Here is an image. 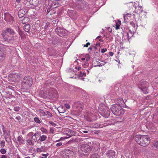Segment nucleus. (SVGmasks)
<instances>
[{"mask_svg": "<svg viewBox=\"0 0 158 158\" xmlns=\"http://www.w3.org/2000/svg\"><path fill=\"white\" fill-rule=\"evenodd\" d=\"M135 140L138 144L143 147L148 145L150 142V137L146 135H136L135 137Z\"/></svg>", "mask_w": 158, "mask_h": 158, "instance_id": "nucleus-1", "label": "nucleus"}, {"mask_svg": "<svg viewBox=\"0 0 158 158\" xmlns=\"http://www.w3.org/2000/svg\"><path fill=\"white\" fill-rule=\"evenodd\" d=\"M80 143L82 144L78 149L79 154L82 156L85 155V153H88L89 152L91 148L87 144V142H85V139H83L80 142Z\"/></svg>", "mask_w": 158, "mask_h": 158, "instance_id": "nucleus-2", "label": "nucleus"}, {"mask_svg": "<svg viewBox=\"0 0 158 158\" xmlns=\"http://www.w3.org/2000/svg\"><path fill=\"white\" fill-rule=\"evenodd\" d=\"M112 112L115 115L120 116L124 114L125 111L118 104H114L112 105L110 107Z\"/></svg>", "mask_w": 158, "mask_h": 158, "instance_id": "nucleus-3", "label": "nucleus"}, {"mask_svg": "<svg viewBox=\"0 0 158 158\" xmlns=\"http://www.w3.org/2000/svg\"><path fill=\"white\" fill-rule=\"evenodd\" d=\"M32 83V77L29 76H27L23 78L22 82V85L23 88L27 89L31 86Z\"/></svg>", "mask_w": 158, "mask_h": 158, "instance_id": "nucleus-4", "label": "nucleus"}, {"mask_svg": "<svg viewBox=\"0 0 158 158\" xmlns=\"http://www.w3.org/2000/svg\"><path fill=\"white\" fill-rule=\"evenodd\" d=\"M98 111L100 114L105 118H108L110 115V109L106 106L103 105L102 107H100Z\"/></svg>", "mask_w": 158, "mask_h": 158, "instance_id": "nucleus-5", "label": "nucleus"}, {"mask_svg": "<svg viewBox=\"0 0 158 158\" xmlns=\"http://www.w3.org/2000/svg\"><path fill=\"white\" fill-rule=\"evenodd\" d=\"M15 32L14 30L10 27L7 28L2 32L1 35L4 40H8L10 38V36L7 33L9 34L10 35H15Z\"/></svg>", "mask_w": 158, "mask_h": 158, "instance_id": "nucleus-6", "label": "nucleus"}, {"mask_svg": "<svg viewBox=\"0 0 158 158\" xmlns=\"http://www.w3.org/2000/svg\"><path fill=\"white\" fill-rule=\"evenodd\" d=\"M148 86V82L143 80H141L140 81L138 85L139 88L145 94L148 93L147 88Z\"/></svg>", "mask_w": 158, "mask_h": 158, "instance_id": "nucleus-7", "label": "nucleus"}, {"mask_svg": "<svg viewBox=\"0 0 158 158\" xmlns=\"http://www.w3.org/2000/svg\"><path fill=\"white\" fill-rule=\"evenodd\" d=\"M55 32L59 36L64 37L67 35V32L65 30L62 28L57 27L55 29Z\"/></svg>", "mask_w": 158, "mask_h": 158, "instance_id": "nucleus-8", "label": "nucleus"}, {"mask_svg": "<svg viewBox=\"0 0 158 158\" xmlns=\"http://www.w3.org/2000/svg\"><path fill=\"white\" fill-rule=\"evenodd\" d=\"M10 79L14 81H18L21 79V75L18 73H12L9 76Z\"/></svg>", "mask_w": 158, "mask_h": 158, "instance_id": "nucleus-9", "label": "nucleus"}, {"mask_svg": "<svg viewBox=\"0 0 158 158\" xmlns=\"http://www.w3.org/2000/svg\"><path fill=\"white\" fill-rule=\"evenodd\" d=\"M76 7L79 9H87L88 6V4L83 1H78L76 3Z\"/></svg>", "mask_w": 158, "mask_h": 158, "instance_id": "nucleus-10", "label": "nucleus"}, {"mask_svg": "<svg viewBox=\"0 0 158 158\" xmlns=\"http://www.w3.org/2000/svg\"><path fill=\"white\" fill-rule=\"evenodd\" d=\"M63 154L65 158H73L74 155V152L69 149H66L64 150Z\"/></svg>", "mask_w": 158, "mask_h": 158, "instance_id": "nucleus-11", "label": "nucleus"}, {"mask_svg": "<svg viewBox=\"0 0 158 158\" xmlns=\"http://www.w3.org/2000/svg\"><path fill=\"white\" fill-rule=\"evenodd\" d=\"M6 54V51L4 47L0 46V62L5 59Z\"/></svg>", "mask_w": 158, "mask_h": 158, "instance_id": "nucleus-12", "label": "nucleus"}, {"mask_svg": "<svg viewBox=\"0 0 158 158\" xmlns=\"http://www.w3.org/2000/svg\"><path fill=\"white\" fill-rule=\"evenodd\" d=\"M73 107L76 110L81 111L82 110L83 108V103L79 102H75L73 104Z\"/></svg>", "mask_w": 158, "mask_h": 158, "instance_id": "nucleus-13", "label": "nucleus"}, {"mask_svg": "<svg viewBox=\"0 0 158 158\" xmlns=\"http://www.w3.org/2000/svg\"><path fill=\"white\" fill-rule=\"evenodd\" d=\"M4 19L6 22L10 24H11L14 22L13 17L8 13L5 14Z\"/></svg>", "mask_w": 158, "mask_h": 158, "instance_id": "nucleus-14", "label": "nucleus"}, {"mask_svg": "<svg viewBox=\"0 0 158 158\" xmlns=\"http://www.w3.org/2000/svg\"><path fill=\"white\" fill-rule=\"evenodd\" d=\"M69 16L73 20H75L77 19V15L75 11L69 10L67 12Z\"/></svg>", "mask_w": 158, "mask_h": 158, "instance_id": "nucleus-15", "label": "nucleus"}, {"mask_svg": "<svg viewBox=\"0 0 158 158\" xmlns=\"http://www.w3.org/2000/svg\"><path fill=\"white\" fill-rule=\"evenodd\" d=\"M39 0H30L29 1V2H26L25 6H26V4H29L30 5H32L34 6H36L39 4ZM28 6V5H27V6H25V7H27V6Z\"/></svg>", "mask_w": 158, "mask_h": 158, "instance_id": "nucleus-16", "label": "nucleus"}, {"mask_svg": "<svg viewBox=\"0 0 158 158\" xmlns=\"http://www.w3.org/2000/svg\"><path fill=\"white\" fill-rule=\"evenodd\" d=\"M51 24L49 22L46 20H44L43 21L41 25V27L42 29L48 30Z\"/></svg>", "mask_w": 158, "mask_h": 158, "instance_id": "nucleus-17", "label": "nucleus"}, {"mask_svg": "<svg viewBox=\"0 0 158 158\" xmlns=\"http://www.w3.org/2000/svg\"><path fill=\"white\" fill-rule=\"evenodd\" d=\"M28 11V10L27 9H20L18 12V15L19 17L22 18Z\"/></svg>", "mask_w": 158, "mask_h": 158, "instance_id": "nucleus-18", "label": "nucleus"}, {"mask_svg": "<svg viewBox=\"0 0 158 158\" xmlns=\"http://www.w3.org/2000/svg\"><path fill=\"white\" fill-rule=\"evenodd\" d=\"M106 155L109 158H113L115 156V152L114 150H110L106 152Z\"/></svg>", "mask_w": 158, "mask_h": 158, "instance_id": "nucleus-19", "label": "nucleus"}, {"mask_svg": "<svg viewBox=\"0 0 158 158\" xmlns=\"http://www.w3.org/2000/svg\"><path fill=\"white\" fill-rule=\"evenodd\" d=\"M152 148L156 151L158 150V142L154 141L152 142L151 144Z\"/></svg>", "mask_w": 158, "mask_h": 158, "instance_id": "nucleus-20", "label": "nucleus"}, {"mask_svg": "<svg viewBox=\"0 0 158 158\" xmlns=\"http://www.w3.org/2000/svg\"><path fill=\"white\" fill-rule=\"evenodd\" d=\"M17 143L19 145H22L24 143V140L23 139L21 135L19 136L17 138Z\"/></svg>", "mask_w": 158, "mask_h": 158, "instance_id": "nucleus-21", "label": "nucleus"}, {"mask_svg": "<svg viewBox=\"0 0 158 158\" xmlns=\"http://www.w3.org/2000/svg\"><path fill=\"white\" fill-rule=\"evenodd\" d=\"M32 28L33 29L35 32L37 31H39L41 29L40 26H38L37 25H35V24L32 25Z\"/></svg>", "mask_w": 158, "mask_h": 158, "instance_id": "nucleus-22", "label": "nucleus"}, {"mask_svg": "<svg viewBox=\"0 0 158 158\" xmlns=\"http://www.w3.org/2000/svg\"><path fill=\"white\" fill-rule=\"evenodd\" d=\"M39 136L40 135L38 133H35L32 137V139L35 141H38L39 140Z\"/></svg>", "mask_w": 158, "mask_h": 158, "instance_id": "nucleus-23", "label": "nucleus"}, {"mask_svg": "<svg viewBox=\"0 0 158 158\" xmlns=\"http://www.w3.org/2000/svg\"><path fill=\"white\" fill-rule=\"evenodd\" d=\"M24 30L26 32H30V25L28 24L25 25L23 27Z\"/></svg>", "mask_w": 158, "mask_h": 158, "instance_id": "nucleus-24", "label": "nucleus"}, {"mask_svg": "<svg viewBox=\"0 0 158 158\" xmlns=\"http://www.w3.org/2000/svg\"><path fill=\"white\" fill-rule=\"evenodd\" d=\"M59 4L58 1H55L52 2V4L51 6V7H52V8H55L58 7L59 6Z\"/></svg>", "mask_w": 158, "mask_h": 158, "instance_id": "nucleus-25", "label": "nucleus"}, {"mask_svg": "<svg viewBox=\"0 0 158 158\" xmlns=\"http://www.w3.org/2000/svg\"><path fill=\"white\" fill-rule=\"evenodd\" d=\"M57 109L59 113H63L66 111L64 107L63 106H60L58 107Z\"/></svg>", "mask_w": 158, "mask_h": 158, "instance_id": "nucleus-26", "label": "nucleus"}, {"mask_svg": "<svg viewBox=\"0 0 158 158\" xmlns=\"http://www.w3.org/2000/svg\"><path fill=\"white\" fill-rule=\"evenodd\" d=\"M117 102L118 103V104L120 106H123L125 104L122 98H119L117 100Z\"/></svg>", "mask_w": 158, "mask_h": 158, "instance_id": "nucleus-27", "label": "nucleus"}, {"mask_svg": "<svg viewBox=\"0 0 158 158\" xmlns=\"http://www.w3.org/2000/svg\"><path fill=\"white\" fill-rule=\"evenodd\" d=\"M14 35H10V38L8 40H16L18 39V36H17L15 32Z\"/></svg>", "mask_w": 158, "mask_h": 158, "instance_id": "nucleus-28", "label": "nucleus"}, {"mask_svg": "<svg viewBox=\"0 0 158 158\" xmlns=\"http://www.w3.org/2000/svg\"><path fill=\"white\" fill-rule=\"evenodd\" d=\"M134 151L135 154L136 155L139 154L141 152V149L138 148H136Z\"/></svg>", "mask_w": 158, "mask_h": 158, "instance_id": "nucleus-29", "label": "nucleus"}, {"mask_svg": "<svg viewBox=\"0 0 158 158\" xmlns=\"http://www.w3.org/2000/svg\"><path fill=\"white\" fill-rule=\"evenodd\" d=\"M29 20V19L27 17H25L21 20L23 24H25L27 23Z\"/></svg>", "mask_w": 158, "mask_h": 158, "instance_id": "nucleus-30", "label": "nucleus"}, {"mask_svg": "<svg viewBox=\"0 0 158 158\" xmlns=\"http://www.w3.org/2000/svg\"><path fill=\"white\" fill-rule=\"evenodd\" d=\"M38 112L43 116H44L46 115L47 110H44L42 109H40L39 110Z\"/></svg>", "mask_w": 158, "mask_h": 158, "instance_id": "nucleus-31", "label": "nucleus"}, {"mask_svg": "<svg viewBox=\"0 0 158 158\" xmlns=\"http://www.w3.org/2000/svg\"><path fill=\"white\" fill-rule=\"evenodd\" d=\"M68 130L69 131L68 133H66L67 135L69 136V137H70L73 135L74 134V132L73 131H72L69 129H68Z\"/></svg>", "mask_w": 158, "mask_h": 158, "instance_id": "nucleus-32", "label": "nucleus"}, {"mask_svg": "<svg viewBox=\"0 0 158 158\" xmlns=\"http://www.w3.org/2000/svg\"><path fill=\"white\" fill-rule=\"evenodd\" d=\"M47 138L46 136L45 135H42L39 138V140L40 142H43L45 141Z\"/></svg>", "mask_w": 158, "mask_h": 158, "instance_id": "nucleus-33", "label": "nucleus"}, {"mask_svg": "<svg viewBox=\"0 0 158 158\" xmlns=\"http://www.w3.org/2000/svg\"><path fill=\"white\" fill-rule=\"evenodd\" d=\"M19 35L21 37L22 39H26L25 36L23 34L22 32L19 28Z\"/></svg>", "mask_w": 158, "mask_h": 158, "instance_id": "nucleus-34", "label": "nucleus"}, {"mask_svg": "<svg viewBox=\"0 0 158 158\" xmlns=\"http://www.w3.org/2000/svg\"><path fill=\"white\" fill-rule=\"evenodd\" d=\"M154 122L158 124V115H154L153 117Z\"/></svg>", "mask_w": 158, "mask_h": 158, "instance_id": "nucleus-35", "label": "nucleus"}, {"mask_svg": "<svg viewBox=\"0 0 158 158\" xmlns=\"http://www.w3.org/2000/svg\"><path fill=\"white\" fill-rule=\"evenodd\" d=\"M26 142L27 145H33L34 144V143L32 142V140L31 139H27L26 140Z\"/></svg>", "mask_w": 158, "mask_h": 158, "instance_id": "nucleus-36", "label": "nucleus"}, {"mask_svg": "<svg viewBox=\"0 0 158 158\" xmlns=\"http://www.w3.org/2000/svg\"><path fill=\"white\" fill-rule=\"evenodd\" d=\"M90 158H99V157L98 154L94 153L91 155Z\"/></svg>", "mask_w": 158, "mask_h": 158, "instance_id": "nucleus-37", "label": "nucleus"}, {"mask_svg": "<svg viewBox=\"0 0 158 158\" xmlns=\"http://www.w3.org/2000/svg\"><path fill=\"white\" fill-rule=\"evenodd\" d=\"M44 147H41L40 148H37L36 149V151L38 152H39L44 151Z\"/></svg>", "mask_w": 158, "mask_h": 158, "instance_id": "nucleus-38", "label": "nucleus"}, {"mask_svg": "<svg viewBox=\"0 0 158 158\" xmlns=\"http://www.w3.org/2000/svg\"><path fill=\"white\" fill-rule=\"evenodd\" d=\"M46 115L48 117L50 118L52 117V113L48 111H47Z\"/></svg>", "mask_w": 158, "mask_h": 158, "instance_id": "nucleus-39", "label": "nucleus"}, {"mask_svg": "<svg viewBox=\"0 0 158 158\" xmlns=\"http://www.w3.org/2000/svg\"><path fill=\"white\" fill-rule=\"evenodd\" d=\"M0 152L1 154L4 155L6 153V151L5 149L2 148L0 150Z\"/></svg>", "mask_w": 158, "mask_h": 158, "instance_id": "nucleus-40", "label": "nucleus"}, {"mask_svg": "<svg viewBox=\"0 0 158 158\" xmlns=\"http://www.w3.org/2000/svg\"><path fill=\"white\" fill-rule=\"evenodd\" d=\"M40 130L44 133L47 134L48 133L47 130L44 128L41 127L40 128Z\"/></svg>", "mask_w": 158, "mask_h": 158, "instance_id": "nucleus-41", "label": "nucleus"}, {"mask_svg": "<svg viewBox=\"0 0 158 158\" xmlns=\"http://www.w3.org/2000/svg\"><path fill=\"white\" fill-rule=\"evenodd\" d=\"M121 24V21H118V22L116 24V29H118L119 28L120 25Z\"/></svg>", "mask_w": 158, "mask_h": 158, "instance_id": "nucleus-42", "label": "nucleus"}, {"mask_svg": "<svg viewBox=\"0 0 158 158\" xmlns=\"http://www.w3.org/2000/svg\"><path fill=\"white\" fill-rule=\"evenodd\" d=\"M34 121L36 123H40L41 121L39 118L37 117H35L34 118Z\"/></svg>", "mask_w": 158, "mask_h": 158, "instance_id": "nucleus-43", "label": "nucleus"}, {"mask_svg": "<svg viewBox=\"0 0 158 158\" xmlns=\"http://www.w3.org/2000/svg\"><path fill=\"white\" fill-rule=\"evenodd\" d=\"M5 145V142L4 140H2L0 143L1 147L2 148H3Z\"/></svg>", "mask_w": 158, "mask_h": 158, "instance_id": "nucleus-44", "label": "nucleus"}, {"mask_svg": "<svg viewBox=\"0 0 158 158\" xmlns=\"http://www.w3.org/2000/svg\"><path fill=\"white\" fill-rule=\"evenodd\" d=\"M48 155V153H47L46 154H42V156L40 157V158H46Z\"/></svg>", "mask_w": 158, "mask_h": 158, "instance_id": "nucleus-45", "label": "nucleus"}, {"mask_svg": "<svg viewBox=\"0 0 158 158\" xmlns=\"http://www.w3.org/2000/svg\"><path fill=\"white\" fill-rule=\"evenodd\" d=\"M49 123L52 126H54L56 127V124L54 123V122L51 121H49Z\"/></svg>", "mask_w": 158, "mask_h": 158, "instance_id": "nucleus-46", "label": "nucleus"}, {"mask_svg": "<svg viewBox=\"0 0 158 158\" xmlns=\"http://www.w3.org/2000/svg\"><path fill=\"white\" fill-rule=\"evenodd\" d=\"M100 43H97L96 44H95V46L94 47V49H96L97 48V47H100Z\"/></svg>", "mask_w": 158, "mask_h": 158, "instance_id": "nucleus-47", "label": "nucleus"}, {"mask_svg": "<svg viewBox=\"0 0 158 158\" xmlns=\"http://www.w3.org/2000/svg\"><path fill=\"white\" fill-rule=\"evenodd\" d=\"M20 110V107L19 106H15L14 108V110L15 111H19Z\"/></svg>", "mask_w": 158, "mask_h": 158, "instance_id": "nucleus-48", "label": "nucleus"}, {"mask_svg": "<svg viewBox=\"0 0 158 158\" xmlns=\"http://www.w3.org/2000/svg\"><path fill=\"white\" fill-rule=\"evenodd\" d=\"M130 24H131L134 28L135 27V24L133 21H131L130 22Z\"/></svg>", "mask_w": 158, "mask_h": 158, "instance_id": "nucleus-49", "label": "nucleus"}, {"mask_svg": "<svg viewBox=\"0 0 158 158\" xmlns=\"http://www.w3.org/2000/svg\"><path fill=\"white\" fill-rule=\"evenodd\" d=\"M66 138H64L63 137H61L59 139L56 140L55 141V142H57L61 140H63L64 139H65Z\"/></svg>", "mask_w": 158, "mask_h": 158, "instance_id": "nucleus-50", "label": "nucleus"}, {"mask_svg": "<svg viewBox=\"0 0 158 158\" xmlns=\"http://www.w3.org/2000/svg\"><path fill=\"white\" fill-rule=\"evenodd\" d=\"M108 38L107 40H112L113 39V38L111 36L107 35L106 36V38Z\"/></svg>", "mask_w": 158, "mask_h": 158, "instance_id": "nucleus-51", "label": "nucleus"}, {"mask_svg": "<svg viewBox=\"0 0 158 158\" xmlns=\"http://www.w3.org/2000/svg\"><path fill=\"white\" fill-rule=\"evenodd\" d=\"M40 22L39 20H37L35 23L34 24L35 25H37L38 26H40Z\"/></svg>", "mask_w": 158, "mask_h": 158, "instance_id": "nucleus-52", "label": "nucleus"}, {"mask_svg": "<svg viewBox=\"0 0 158 158\" xmlns=\"http://www.w3.org/2000/svg\"><path fill=\"white\" fill-rule=\"evenodd\" d=\"M65 107L68 109H69L70 108V106L67 104H64Z\"/></svg>", "mask_w": 158, "mask_h": 158, "instance_id": "nucleus-53", "label": "nucleus"}, {"mask_svg": "<svg viewBox=\"0 0 158 158\" xmlns=\"http://www.w3.org/2000/svg\"><path fill=\"white\" fill-rule=\"evenodd\" d=\"M62 143L59 142V143H57L56 144V146L57 147H60V146H61L62 145Z\"/></svg>", "mask_w": 158, "mask_h": 158, "instance_id": "nucleus-54", "label": "nucleus"}, {"mask_svg": "<svg viewBox=\"0 0 158 158\" xmlns=\"http://www.w3.org/2000/svg\"><path fill=\"white\" fill-rule=\"evenodd\" d=\"M51 8H52V7H51V6H50V7H48L47 9V14H48V13H49L50 11H51Z\"/></svg>", "mask_w": 158, "mask_h": 158, "instance_id": "nucleus-55", "label": "nucleus"}, {"mask_svg": "<svg viewBox=\"0 0 158 158\" xmlns=\"http://www.w3.org/2000/svg\"><path fill=\"white\" fill-rule=\"evenodd\" d=\"M90 45V43L89 42H88L85 44L84 45L83 47H87Z\"/></svg>", "mask_w": 158, "mask_h": 158, "instance_id": "nucleus-56", "label": "nucleus"}, {"mask_svg": "<svg viewBox=\"0 0 158 158\" xmlns=\"http://www.w3.org/2000/svg\"><path fill=\"white\" fill-rule=\"evenodd\" d=\"M138 8H140V9L139 10V13L140 14V12H142V11H143V9H142V7L141 6H138Z\"/></svg>", "mask_w": 158, "mask_h": 158, "instance_id": "nucleus-57", "label": "nucleus"}, {"mask_svg": "<svg viewBox=\"0 0 158 158\" xmlns=\"http://www.w3.org/2000/svg\"><path fill=\"white\" fill-rule=\"evenodd\" d=\"M50 133L53 134L54 133V130L52 128H50Z\"/></svg>", "mask_w": 158, "mask_h": 158, "instance_id": "nucleus-58", "label": "nucleus"}, {"mask_svg": "<svg viewBox=\"0 0 158 158\" xmlns=\"http://www.w3.org/2000/svg\"><path fill=\"white\" fill-rule=\"evenodd\" d=\"M154 82L158 84V77L154 80Z\"/></svg>", "mask_w": 158, "mask_h": 158, "instance_id": "nucleus-59", "label": "nucleus"}, {"mask_svg": "<svg viewBox=\"0 0 158 158\" xmlns=\"http://www.w3.org/2000/svg\"><path fill=\"white\" fill-rule=\"evenodd\" d=\"M106 51H107V49L106 48L102 49L101 50V52H102L103 53L105 52Z\"/></svg>", "mask_w": 158, "mask_h": 158, "instance_id": "nucleus-60", "label": "nucleus"}, {"mask_svg": "<svg viewBox=\"0 0 158 158\" xmlns=\"http://www.w3.org/2000/svg\"><path fill=\"white\" fill-rule=\"evenodd\" d=\"M33 132H31L29 133L28 134V135L30 136H32V135H33Z\"/></svg>", "mask_w": 158, "mask_h": 158, "instance_id": "nucleus-61", "label": "nucleus"}, {"mask_svg": "<svg viewBox=\"0 0 158 158\" xmlns=\"http://www.w3.org/2000/svg\"><path fill=\"white\" fill-rule=\"evenodd\" d=\"M127 15H124V16H123L124 22L127 21L126 19L127 17Z\"/></svg>", "mask_w": 158, "mask_h": 158, "instance_id": "nucleus-62", "label": "nucleus"}, {"mask_svg": "<svg viewBox=\"0 0 158 158\" xmlns=\"http://www.w3.org/2000/svg\"><path fill=\"white\" fill-rule=\"evenodd\" d=\"M1 158H8L7 157V156H6V155H3L2 156Z\"/></svg>", "mask_w": 158, "mask_h": 158, "instance_id": "nucleus-63", "label": "nucleus"}, {"mask_svg": "<svg viewBox=\"0 0 158 158\" xmlns=\"http://www.w3.org/2000/svg\"><path fill=\"white\" fill-rule=\"evenodd\" d=\"M15 119L19 120L21 119V117L19 116H18L15 117Z\"/></svg>", "mask_w": 158, "mask_h": 158, "instance_id": "nucleus-64", "label": "nucleus"}]
</instances>
